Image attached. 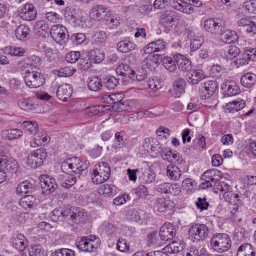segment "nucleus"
Listing matches in <instances>:
<instances>
[{
  "label": "nucleus",
  "instance_id": "obj_22",
  "mask_svg": "<svg viewBox=\"0 0 256 256\" xmlns=\"http://www.w3.org/2000/svg\"><path fill=\"white\" fill-rule=\"evenodd\" d=\"M220 35L221 40L226 44L234 43L238 40L236 32L230 29L220 30Z\"/></svg>",
  "mask_w": 256,
  "mask_h": 256
},
{
  "label": "nucleus",
  "instance_id": "obj_20",
  "mask_svg": "<svg viewBox=\"0 0 256 256\" xmlns=\"http://www.w3.org/2000/svg\"><path fill=\"white\" fill-rule=\"evenodd\" d=\"M24 132L18 128H11L2 132V138L9 140H14L21 138L24 136Z\"/></svg>",
  "mask_w": 256,
  "mask_h": 256
},
{
  "label": "nucleus",
  "instance_id": "obj_35",
  "mask_svg": "<svg viewBox=\"0 0 256 256\" xmlns=\"http://www.w3.org/2000/svg\"><path fill=\"white\" fill-rule=\"evenodd\" d=\"M86 214L84 210L80 208H74L70 218L74 223L80 224L86 220Z\"/></svg>",
  "mask_w": 256,
  "mask_h": 256
},
{
  "label": "nucleus",
  "instance_id": "obj_24",
  "mask_svg": "<svg viewBox=\"0 0 256 256\" xmlns=\"http://www.w3.org/2000/svg\"><path fill=\"white\" fill-rule=\"evenodd\" d=\"M186 86L185 80L182 78H180L174 82L170 92L176 98H178L185 92Z\"/></svg>",
  "mask_w": 256,
  "mask_h": 256
},
{
  "label": "nucleus",
  "instance_id": "obj_10",
  "mask_svg": "<svg viewBox=\"0 0 256 256\" xmlns=\"http://www.w3.org/2000/svg\"><path fill=\"white\" fill-rule=\"evenodd\" d=\"M108 12L107 8L104 5L94 6L90 11V18L97 22H101L108 18Z\"/></svg>",
  "mask_w": 256,
  "mask_h": 256
},
{
  "label": "nucleus",
  "instance_id": "obj_38",
  "mask_svg": "<svg viewBox=\"0 0 256 256\" xmlns=\"http://www.w3.org/2000/svg\"><path fill=\"white\" fill-rule=\"evenodd\" d=\"M237 256H256L255 249L248 244H242L238 250Z\"/></svg>",
  "mask_w": 256,
  "mask_h": 256
},
{
  "label": "nucleus",
  "instance_id": "obj_30",
  "mask_svg": "<svg viewBox=\"0 0 256 256\" xmlns=\"http://www.w3.org/2000/svg\"><path fill=\"white\" fill-rule=\"evenodd\" d=\"M246 106L245 100L238 99L228 104L226 106V111L229 113H234L240 110Z\"/></svg>",
  "mask_w": 256,
  "mask_h": 256
},
{
  "label": "nucleus",
  "instance_id": "obj_37",
  "mask_svg": "<svg viewBox=\"0 0 256 256\" xmlns=\"http://www.w3.org/2000/svg\"><path fill=\"white\" fill-rule=\"evenodd\" d=\"M102 86V80L98 77H92L89 78L88 80V86L91 91L98 92L101 90Z\"/></svg>",
  "mask_w": 256,
  "mask_h": 256
},
{
  "label": "nucleus",
  "instance_id": "obj_39",
  "mask_svg": "<svg viewBox=\"0 0 256 256\" xmlns=\"http://www.w3.org/2000/svg\"><path fill=\"white\" fill-rule=\"evenodd\" d=\"M6 162L3 164L1 166L4 168L11 174H16L18 170L19 166L17 161L11 157H8Z\"/></svg>",
  "mask_w": 256,
  "mask_h": 256
},
{
  "label": "nucleus",
  "instance_id": "obj_1",
  "mask_svg": "<svg viewBox=\"0 0 256 256\" xmlns=\"http://www.w3.org/2000/svg\"><path fill=\"white\" fill-rule=\"evenodd\" d=\"M18 66L24 75V82L30 88H40L44 83L45 79L42 74L36 71V68L34 65L20 61Z\"/></svg>",
  "mask_w": 256,
  "mask_h": 256
},
{
  "label": "nucleus",
  "instance_id": "obj_61",
  "mask_svg": "<svg viewBox=\"0 0 256 256\" xmlns=\"http://www.w3.org/2000/svg\"><path fill=\"white\" fill-rule=\"evenodd\" d=\"M126 144L124 136L120 132H118L115 134V140L113 147L115 148H121Z\"/></svg>",
  "mask_w": 256,
  "mask_h": 256
},
{
  "label": "nucleus",
  "instance_id": "obj_17",
  "mask_svg": "<svg viewBox=\"0 0 256 256\" xmlns=\"http://www.w3.org/2000/svg\"><path fill=\"white\" fill-rule=\"evenodd\" d=\"M176 234L174 226L171 224H166L160 228V235L162 240H172Z\"/></svg>",
  "mask_w": 256,
  "mask_h": 256
},
{
  "label": "nucleus",
  "instance_id": "obj_46",
  "mask_svg": "<svg viewBox=\"0 0 256 256\" xmlns=\"http://www.w3.org/2000/svg\"><path fill=\"white\" fill-rule=\"evenodd\" d=\"M184 244L177 242H173L166 246L164 250L170 254H176L183 250Z\"/></svg>",
  "mask_w": 256,
  "mask_h": 256
},
{
  "label": "nucleus",
  "instance_id": "obj_26",
  "mask_svg": "<svg viewBox=\"0 0 256 256\" xmlns=\"http://www.w3.org/2000/svg\"><path fill=\"white\" fill-rule=\"evenodd\" d=\"M140 172L141 175L140 176L139 180L143 184H152L156 178V174L150 168H142Z\"/></svg>",
  "mask_w": 256,
  "mask_h": 256
},
{
  "label": "nucleus",
  "instance_id": "obj_54",
  "mask_svg": "<svg viewBox=\"0 0 256 256\" xmlns=\"http://www.w3.org/2000/svg\"><path fill=\"white\" fill-rule=\"evenodd\" d=\"M114 188L115 187L113 185L105 184L100 186L98 192L100 195L110 197L114 193Z\"/></svg>",
  "mask_w": 256,
  "mask_h": 256
},
{
  "label": "nucleus",
  "instance_id": "obj_42",
  "mask_svg": "<svg viewBox=\"0 0 256 256\" xmlns=\"http://www.w3.org/2000/svg\"><path fill=\"white\" fill-rule=\"evenodd\" d=\"M242 84L247 88L254 86L256 84V74L247 73L241 78Z\"/></svg>",
  "mask_w": 256,
  "mask_h": 256
},
{
  "label": "nucleus",
  "instance_id": "obj_40",
  "mask_svg": "<svg viewBox=\"0 0 256 256\" xmlns=\"http://www.w3.org/2000/svg\"><path fill=\"white\" fill-rule=\"evenodd\" d=\"M37 204V200L33 196H26L22 198L20 205L25 209L32 208Z\"/></svg>",
  "mask_w": 256,
  "mask_h": 256
},
{
  "label": "nucleus",
  "instance_id": "obj_57",
  "mask_svg": "<svg viewBox=\"0 0 256 256\" xmlns=\"http://www.w3.org/2000/svg\"><path fill=\"white\" fill-rule=\"evenodd\" d=\"M240 53V49L234 46H230L225 51V56L227 59L232 60L237 57Z\"/></svg>",
  "mask_w": 256,
  "mask_h": 256
},
{
  "label": "nucleus",
  "instance_id": "obj_14",
  "mask_svg": "<svg viewBox=\"0 0 256 256\" xmlns=\"http://www.w3.org/2000/svg\"><path fill=\"white\" fill-rule=\"evenodd\" d=\"M19 14L24 20L32 21L36 17L37 10L32 4H26L20 8Z\"/></svg>",
  "mask_w": 256,
  "mask_h": 256
},
{
  "label": "nucleus",
  "instance_id": "obj_44",
  "mask_svg": "<svg viewBox=\"0 0 256 256\" xmlns=\"http://www.w3.org/2000/svg\"><path fill=\"white\" fill-rule=\"evenodd\" d=\"M76 10L72 8H67L64 12L65 18L72 23L76 24L78 26L83 27L82 24H80L82 22L80 20L76 18Z\"/></svg>",
  "mask_w": 256,
  "mask_h": 256
},
{
  "label": "nucleus",
  "instance_id": "obj_15",
  "mask_svg": "<svg viewBox=\"0 0 256 256\" xmlns=\"http://www.w3.org/2000/svg\"><path fill=\"white\" fill-rule=\"evenodd\" d=\"M158 150L164 160L175 162L177 164H182L183 161L182 158L179 153L176 152H173L169 148H162L161 146H158Z\"/></svg>",
  "mask_w": 256,
  "mask_h": 256
},
{
  "label": "nucleus",
  "instance_id": "obj_52",
  "mask_svg": "<svg viewBox=\"0 0 256 256\" xmlns=\"http://www.w3.org/2000/svg\"><path fill=\"white\" fill-rule=\"evenodd\" d=\"M147 76V71L146 69L141 68L137 69L136 70H132V72L130 78L138 81H142L145 80Z\"/></svg>",
  "mask_w": 256,
  "mask_h": 256
},
{
  "label": "nucleus",
  "instance_id": "obj_6",
  "mask_svg": "<svg viewBox=\"0 0 256 256\" xmlns=\"http://www.w3.org/2000/svg\"><path fill=\"white\" fill-rule=\"evenodd\" d=\"M98 241L96 236H83L76 239V246L82 252H92L100 245Z\"/></svg>",
  "mask_w": 256,
  "mask_h": 256
},
{
  "label": "nucleus",
  "instance_id": "obj_4",
  "mask_svg": "<svg viewBox=\"0 0 256 256\" xmlns=\"http://www.w3.org/2000/svg\"><path fill=\"white\" fill-rule=\"evenodd\" d=\"M86 169V165L77 157L68 158L62 164V170L64 172L73 173L78 176Z\"/></svg>",
  "mask_w": 256,
  "mask_h": 256
},
{
  "label": "nucleus",
  "instance_id": "obj_34",
  "mask_svg": "<svg viewBox=\"0 0 256 256\" xmlns=\"http://www.w3.org/2000/svg\"><path fill=\"white\" fill-rule=\"evenodd\" d=\"M12 244L14 248L19 251H24L27 247V241L25 236L21 234L14 236Z\"/></svg>",
  "mask_w": 256,
  "mask_h": 256
},
{
  "label": "nucleus",
  "instance_id": "obj_29",
  "mask_svg": "<svg viewBox=\"0 0 256 256\" xmlns=\"http://www.w3.org/2000/svg\"><path fill=\"white\" fill-rule=\"evenodd\" d=\"M22 126L25 134L31 136V139L40 132L38 126L36 122L25 121L22 123Z\"/></svg>",
  "mask_w": 256,
  "mask_h": 256
},
{
  "label": "nucleus",
  "instance_id": "obj_25",
  "mask_svg": "<svg viewBox=\"0 0 256 256\" xmlns=\"http://www.w3.org/2000/svg\"><path fill=\"white\" fill-rule=\"evenodd\" d=\"M50 140V138L47 135L40 131L28 142L31 148H36L47 144Z\"/></svg>",
  "mask_w": 256,
  "mask_h": 256
},
{
  "label": "nucleus",
  "instance_id": "obj_62",
  "mask_svg": "<svg viewBox=\"0 0 256 256\" xmlns=\"http://www.w3.org/2000/svg\"><path fill=\"white\" fill-rule=\"evenodd\" d=\"M124 96L122 94H113L107 96V102L109 104H118L124 99Z\"/></svg>",
  "mask_w": 256,
  "mask_h": 256
},
{
  "label": "nucleus",
  "instance_id": "obj_36",
  "mask_svg": "<svg viewBox=\"0 0 256 256\" xmlns=\"http://www.w3.org/2000/svg\"><path fill=\"white\" fill-rule=\"evenodd\" d=\"M148 54L144 60V63L148 68L154 70L159 65L160 56L158 54Z\"/></svg>",
  "mask_w": 256,
  "mask_h": 256
},
{
  "label": "nucleus",
  "instance_id": "obj_59",
  "mask_svg": "<svg viewBox=\"0 0 256 256\" xmlns=\"http://www.w3.org/2000/svg\"><path fill=\"white\" fill-rule=\"evenodd\" d=\"M182 186L184 190L188 192H192L196 188V184L192 178H186L183 181Z\"/></svg>",
  "mask_w": 256,
  "mask_h": 256
},
{
  "label": "nucleus",
  "instance_id": "obj_33",
  "mask_svg": "<svg viewBox=\"0 0 256 256\" xmlns=\"http://www.w3.org/2000/svg\"><path fill=\"white\" fill-rule=\"evenodd\" d=\"M30 29L26 24H21L16 30L15 34L18 40L25 42L29 37Z\"/></svg>",
  "mask_w": 256,
  "mask_h": 256
},
{
  "label": "nucleus",
  "instance_id": "obj_47",
  "mask_svg": "<svg viewBox=\"0 0 256 256\" xmlns=\"http://www.w3.org/2000/svg\"><path fill=\"white\" fill-rule=\"evenodd\" d=\"M32 189V184L28 181H25L20 183L16 189L17 194L22 196L30 192Z\"/></svg>",
  "mask_w": 256,
  "mask_h": 256
},
{
  "label": "nucleus",
  "instance_id": "obj_53",
  "mask_svg": "<svg viewBox=\"0 0 256 256\" xmlns=\"http://www.w3.org/2000/svg\"><path fill=\"white\" fill-rule=\"evenodd\" d=\"M218 176V178L222 177V173L216 169H211L207 170L202 175V179H208L212 182L215 180L214 178Z\"/></svg>",
  "mask_w": 256,
  "mask_h": 256
},
{
  "label": "nucleus",
  "instance_id": "obj_50",
  "mask_svg": "<svg viewBox=\"0 0 256 256\" xmlns=\"http://www.w3.org/2000/svg\"><path fill=\"white\" fill-rule=\"evenodd\" d=\"M90 61L95 64L101 62L104 58V54L98 49L90 50L89 54Z\"/></svg>",
  "mask_w": 256,
  "mask_h": 256
},
{
  "label": "nucleus",
  "instance_id": "obj_56",
  "mask_svg": "<svg viewBox=\"0 0 256 256\" xmlns=\"http://www.w3.org/2000/svg\"><path fill=\"white\" fill-rule=\"evenodd\" d=\"M174 12L167 10L164 13L161 17V22L165 26H168L174 22Z\"/></svg>",
  "mask_w": 256,
  "mask_h": 256
},
{
  "label": "nucleus",
  "instance_id": "obj_18",
  "mask_svg": "<svg viewBox=\"0 0 256 256\" xmlns=\"http://www.w3.org/2000/svg\"><path fill=\"white\" fill-rule=\"evenodd\" d=\"M166 47L165 42L162 40L152 42L144 48L146 54H152L163 51Z\"/></svg>",
  "mask_w": 256,
  "mask_h": 256
},
{
  "label": "nucleus",
  "instance_id": "obj_21",
  "mask_svg": "<svg viewBox=\"0 0 256 256\" xmlns=\"http://www.w3.org/2000/svg\"><path fill=\"white\" fill-rule=\"evenodd\" d=\"M238 25L242 28V30L245 31L250 36L256 34V24L247 18L240 19L238 22Z\"/></svg>",
  "mask_w": 256,
  "mask_h": 256
},
{
  "label": "nucleus",
  "instance_id": "obj_55",
  "mask_svg": "<svg viewBox=\"0 0 256 256\" xmlns=\"http://www.w3.org/2000/svg\"><path fill=\"white\" fill-rule=\"evenodd\" d=\"M100 228L104 232L109 235H112L117 232L118 231V228L115 224L109 222H104Z\"/></svg>",
  "mask_w": 256,
  "mask_h": 256
},
{
  "label": "nucleus",
  "instance_id": "obj_45",
  "mask_svg": "<svg viewBox=\"0 0 256 256\" xmlns=\"http://www.w3.org/2000/svg\"><path fill=\"white\" fill-rule=\"evenodd\" d=\"M171 206V202L164 198H158L155 204L154 209L160 212H165Z\"/></svg>",
  "mask_w": 256,
  "mask_h": 256
},
{
  "label": "nucleus",
  "instance_id": "obj_28",
  "mask_svg": "<svg viewBox=\"0 0 256 256\" xmlns=\"http://www.w3.org/2000/svg\"><path fill=\"white\" fill-rule=\"evenodd\" d=\"M222 88L224 94L232 96L238 94L240 90L237 84L234 81H227L222 86Z\"/></svg>",
  "mask_w": 256,
  "mask_h": 256
},
{
  "label": "nucleus",
  "instance_id": "obj_32",
  "mask_svg": "<svg viewBox=\"0 0 256 256\" xmlns=\"http://www.w3.org/2000/svg\"><path fill=\"white\" fill-rule=\"evenodd\" d=\"M220 21L218 19L208 18L204 22L203 27L206 31L214 34L219 29Z\"/></svg>",
  "mask_w": 256,
  "mask_h": 256
},
{
  "label": "nucleus",
  "instance_id": "obj_2",
  "mask_svg": "<svg viewBox=\"0 0 256 256\" xmlns=\"http://www.w3.org/2000/svg\"><path fill=\"white\" fill-rule=\"evenodd\" d=\"M110 174L109 164L105 162H100L94 167L92 175V182L96 184H101L110 178Z\"/></svg>",
  "mask_w": 256,
  "mask_h": 256
},
{
  "label": "nucleus",
  "instance_id": "obj_3",
  "mask_svg": "<svg viewBox=\"0 0 256 256\" xmlns=\"http://www.w3.org/2000/svg\"><path fill=\"white\" fill-rule=\"evenodd\" d=\"M212 248L216 252L223 253L228 252L232 247L230 238L225 234L214 235L210 240Z\"/></svg>",
  "mask_w": 256,
  "mask_h": 256
},
{
  "label": "nucleus",
  "instance_id": "obj_49",
  "mask_svg": "<svg viewBox=\"0 0 256 256\" xmlns=\"http://www.w3.org/2000/svg\"><path fill=\"white\" fill-rule=\"evenodd\" d=\"M5 54L14 56H22L25 53V50L22 48L9 46L4 50Z\"/></svg>",
  "mask_w": 256,
  "mask_h": 256
},
{
  "label": "nucleus",
  "instance_id": "obj_43",
  "mask_svg": "<svg viewBox=\"0 0 256 256\" xmlns=\"http://www.w3.org/2000/svg\"><path fill=\"white\" fill-rule=\"evenodd\" d=\"M105 20L108 28L114 30L118 28L120 26L122 19L118 14H110V16H108V18H106Z\"/></svg>",
  "mask_w": 256,
  "mask_h": 256
},
{
  "label": "nucleus",
  "instance_id": "obj_9",
  "mask_svg": "<svg viewBox=\"0 0 256 256\" xmlns=\"http://www.w3.org/2000/svg\"><path fill=\"white\" fill-rule=\"evenodd\" d=\"M218 83L216 80H210L201 84L200 88V97L208 99L212 97L218 90Z\"/></svg>",
  "mask_w": 256,
  "mask_h": 256
},
{
  "label": "nucleus",
  "instance_id": "obj_31",
  "mask_svg": "<svg viewBox=\"0 0 256 256\" xmlns=\"http://www.w3.org/2000/svg\"><path fill=\"white\" fill-rule=\"evenodd\" d=\"M166 174L170 180L178 181L181 178L182 170L178 166L170 164L167 166Z\"/></svg>",
  "mask_w": 256,
  "mask_h": 256
},
{
  "label": "nucleus",
  "instance_id": "obj_19",
  "mask_svg": "<svg viewBox=\"0 0 256 256\" xmlns=\"http://www.w3.org/2000/svg\"><path fill=\"white\" fill-rule=\"evenodd\" d=\"M174 58L178 68L183 72H188L192 70V64L191 61L184 56L182 54H175Z\"/></svg>",
  "mask_w": 256,
  "mask_h": 256
},
{
  "label": "nucleus",
  "instance_id": "obj_13",
  "mask_svg": "<svg viewBox=\"0 0 256 256\" xmlns=\"http://www.w3.org/2000/svg\"><path fill=\"white\" fill-rule=\"evenodd\" d=\"M42 192L45 194L53 192L58 187L56 180L47 175H42L40 177Z\"/></svg>",
  "mask_w": 256,
  "mask_h": 256
},
{
  "label": "nucleus",
  "instance_id": "obj_7",
  "mask_svg": "<svg viewBox=\"0 0 256 256\" xmlns=\"http://www.w3.org/2000/svg\"><path fill=\"white\" fill-rule=\"evenodd\" d=\"M47 156L46 150L44 148H39L34 150L28 157L26 162L32 168L41 166L44 162V160Z\"/></svg>",
  "mask_w": 256,
  "mask_h": 256
},
{
  "label": "nucleus",
  "instance_id": "obj_48",
  "mask_svg": "<svg viewBox=\"0 0 256 256\" xmlns=\"http://www.w3.org/2000/svg\"><path fill=\"white\" fill-rule=\"evenodd\" d=\"M106 39V34L102 30L94 32L92 36L93 43L97 46L104 44Z\"/></svg>",
  "mask_w": 256,
  "mask_h": 256
},
{
  "label": "nucleus",
  "instance_id": "obj_5",
  "mask_svg": "<svg viewBox=\"0 0 256 256\" xmlns=\"http://www.w3.org/2000/svg\"><path fill=\"white\" fill-rule=\"evenodd\" d=\"M210 232L209 228L206 224H194L188 231V238L194 242H198L205 240Z\"/></svg>",
  "mask_w": 256,
  "mask_h": 256
},
{
  "label": "nucleus",
  "instance_id": "obj_60",
  "mask_svg": "<svg viewBox=\"0 0 256 256\" xmlns=\"http://www.w3.org/2000/svg\"><path fill=\"white\" fill-rule=\"evenodd\" d=\"M175 60L170 57H166L164 60V66L170 72H174L176 70Z\"/></svg>",
  "mask_w": 256,
  "mask_h": 256
},
{
  "label": "nucleus",
  "instance_id": "obj_12",
  "mask_svg": "<svg viewBox=\"0 0 256 256\" xmlns=\"http://www.w3.org/2000/svg\"><path fill=\"white\" fill-rule=\"evenodd\" d=\"M198 0H176L172 2V7L186 14H191L194 11V8L192 6L190 2L198 4Z\"/></svg>",
  "mask_w": 256,
  "mask_h": 256
},
{
  "label": "nucleus",
  "instance_id": "obj_51",
  "mask_svg": "<svg viewBox=\"0 0 256 256\" xmlns=\"http://www.w3.org/2000/svg\"><path fill=\"white\" fill-rule=\"evenodd\" d=\"M148 85L150 89L156 92L162 88L163 82L161 79L154 77L148 80Z\"/></svg>",
  "mask_w": 256,
  "mask_h": 256
},
{
  "label": "nucleus",
  "instance_id": "obj_63",
  "mask_svg": "<svg viewBox=\"0 0 256 256\" xmlns=\"http://www.w3.org/2000/svg\"><path fill=\"white\" fill-rule=\"evenodd\" d=\"M246 11L251 14H256V0H248L244 4Z\"/></svg>",
  "mask_w": 256,
  "mask_h": 256
},
{
  "label": "nucleus",
  "instance_id": "obj_41",
  "mask_svg": "<svg viewBox=\"0 0 256 256\" xmlns=\"http://www.w3.org/2000/svg\"><path fill=\"white\" fill-rule=\"evenodd\" d=\"M117 46L118 51L122 53H127L136 50L137 48L134 44L128 40L119 42Z\"/></svg>",
  "mask_w": 256,
  "mask_h": 256
},
{
  "label": "nucleus",
  "instance_id": "obj_8",
  "mask_svg": "<svg viewBox=\"0 0 256 256\" xmlns=\"http://www.w3.org/2000/svg\"><path fill=\"white\" fill-rule=\"evenodd\" d=\"M156 191L161 194L176 196L182 192L180 186L178 184L162 182L156 186Z\"/></svg>",
  "mask_w": 256,
  "mask_h": 256
},
{
  "label": "nucleus",
  "instance_id": "obj_11",
  "mask_svg": "<svg viewBox=\"0 0 256 256\" xmlns=\"http://www.w3.org/2000/svg\"><path fill=\"white\" fill-rule=\"evenodd\" d=\"M68 34L66 28L62 24L54 25L51 28L50 35L57 43L65 42L68 38Z\"/></svg>",
  "mask_w": 256,
  "mask_h": 256
},
{
  "label": "nucleus",
  "instance_id": "obj_23",
  "mask_svg": "<svg viewBox=\"0 0 256 256\" xmlns=\"http://www.w3.org/2000/svg\"><path fill=\"white\" fill-rule=\"evenodd\" d=\"M225 200L234 206L232 212L235 214L238 210V207L242 204V201L240 200V196L238 194L233 193L232 191L224 194Z\"/></svg>",
  "mask_w": 256,
  "mask_h": 256
},
{
  "label": "nucleus",
  "instance_id": "obj_58",
  "mask_svg": "<svg viewBox=\"0 0 256 256\" xmlns=\"http://www.w3.org/2000/svg\"><path fill=\"white\" fill-rule=\"evenodd\" d=\"M28 252L30 256H44V250L39 245L31 246Z\"/></svg>",
  "mask_w": 256,
  "mask_h": 256
},
{
  "label": "nucleus",
  "instance_id": "obj_64",
  "mask_svg": "<svg viewBox=\"0 0 256 256\" xmlns=\"http://www.w3.org/2000/svg\"><path fill=\"white\" fill-rule=\"evenodd\" d=\"M64 212L59 209H56L52 212L50 217L51 220L54 222H57L58 221H62L63 218L66 216Z\"/></svg>",
  "mask_w": 256,
  "mask_h": 256
},
{
  "label": "nucleus",
  "instance_id": "obj_27",
  "mask_svg": "<svg viewBox=\"0 0 256 256\" xmlns=\"http://www.w3.org/2000/svg\"><path fill=\"white\" fill-rule=\"evenodd\" d=\"M206 76L202 70H194L188 74V82L192 85L198 84L202 80L205 79Z\"/></svg>",
  "mask_w": 256,
  "mask_h": 256
},
{
  "label": "nucleus",
  "instance_id": "obj_16",
  "mask_svg": "<svg viewBox=\"0 0 256 256\" xmlns=\"http://www.w3.org/2000/svg\"><path fill=\"white\" fill-rule=\"evenodd\" d=\"M72 87L69 84H64L58 87L56 91L58 98L64 102H68L72 96Z\"/></svg>",
  "mask_w": 256,
  "mask_h": 256
}]
</instances>
